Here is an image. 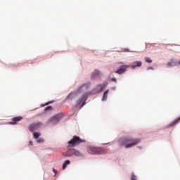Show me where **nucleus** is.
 Returning a JSON list of instances; mask_svg holds the SVG:
<instances>
[{"label": "nucleus", "mask_w": 180, "mask_h": 180, "mask_svg": "<svg viewBox=\"0 0 180 180\" xmlns=\"http://www.w3.org/2000/svg\"><path fill=\"white\" fill-rule=\"evenodd\" d=\"M141 140L139 138L134 139L132 137L128 136L120 139L119 144L121 147H125V148H131L134 146H137Z\"/></svg>", "instance_id": "obj_1"}, {"label": "nucleus", "mask_w": 180, "mask_h": 180, "mask_svg": "<svg viewBox=\"0 0 180 180\" xmlns=\"http://www.w3.org/2000/svg\"><path fill=\"white\" fill-rule=\"evenodd\" d=\"M141 65H143V63H141V61H135L132 63L131 65H122L117 71H115V74H119V75H121V74H124L129 68H136L137 67H141Z\"/></svg>", "instance_id": "obj_2"}, {"label": "nucleus", "mask_w": 180, "mask_h": 180, "mask_svg": "<svg viewBox=\"0 0 180 180\" xmlns=\"http://www.w3.org/2000/svg\"><path fill=\"white\" fill-rule=\"evenodd\" d=\"M68 143L70 147H75V146H78V144H81V143H85V141L81 139L79 136H75Z\"/></svg>", "instance_id": "obj_3"}, {"label": "nucleus", "mask_w": 180, "mask_h": 180, "mask_svg": "<svg viewBox=\"0 0 180 180\" xmlns=\"http://www.w3.org/2000/svg\"><path fill=\"white\" fill-rule=\"evenodd\" d=\"M86 151L89 153V154H102V148H96L94 146H88L86 148Z\"/></svg>", "instance_id": "obj_4"}, {"label": "nucleus", "mask_w": 180, "mask_h": 180, "mask_svg": "<svg viewBox=\"0 0 180 180\" xmlns=\"http://www.w3.org/2000/svg\"><path fill=\"white\" fill-rule=\"evenodd\" d=\"M63 119V114L59 113L56 115L53 116L52 118L49 120V123H52V124H56V123H58Z\"/></svg>", "instance_id": "obj_5"}, {"label": "nucleus", "mask_w": 180, "mask_h": 180, "mask_svg": "<svg viewBox=\"0 0 180 180\" xmlns=\"http://www.w3.org/2000/svg\"><path fill=\"white\" fill-rule=\"evenodd\" d=\"M41 126H43V123L41 122L33 123L29 126V130L33 133V131L37 130V129H39Z\"/></svg>", "instance_id": "obj_6"}, {"label": "nucleus", "mask_w": 180, "mask_h": 180, "mask_svg": "<svg viewBox=\"0 0 180 180\" xmlns=\"http://www.w3.org/2000/svg\"><path fill=\"white\" fill-rule=\"evenodd\" d=\"M75 150L74 148L69 149L66 153H63V157H72L75 155Z\"/></svg>", "instance_id": "obj_7"}, {"label": "nucleus", "mask_w": 180, "mask_h": 180, "mask_svg": "<svg viewBox=\"0 0 180 180\" xmlns=\"http://www.w3.org/2000/svg\"><path fill=\"white\" fill-rule=\"evenodd\" d=\"M105 88H106V85L105 84L98 85L94 89V92H96V93L101 92V91H103V89H105Z\"/></svg>", "instance_id": "obj_8"}, {"label": "nucleus", "mask_w": 180, "mask_h": 180, "mask_svg": "<svg viewBox=\"0 0 180 180\" xmlns=\"http://www.w3.org/2000/svg\"><path fill=\"white\" fill-rule=\"evenodd\" d=\"M23 120V117H15L12 119V122H9V124H16L18 122Z\"/></svg>", "instance_id": "obj_9"}, {"label": "nucleus", "mask_w": 180, "mask_h": 180, "mask_svg": "<svg viewBox=\"0 0 180 180\" xmlns=\"http://www.w3.org/2000/svg\"><path fill=\"white\" fill-rule=\"evenodd\" d=\"M101 75V72L98 70H95L94 72L91 74V78L95 79L96 77H99Z\"/></svg>", "instance_id": "obj_10"}, {"label": "nucleus", "mask_w": 180, "mask_h": 180, "mask_svg": "<svg viewBox=\"0 0 180 180\" xmlns=\"http://www.w3.org/2000/svg\"><path fill=\"white\" fill-rule=\"evenodd\" d=\"M88 94H84L83 95V96L80 98V100L78 101L79 105H81V103H82V102H85V101H86V98H88Z\"/></svg>", "instance_id": "obj_11"}, {"label": "nucleus", "mask_w": 180, "mask_h": 180, "mask_svg": "<svg viewBox=\"0 0 180 180\" xmlns=\"http://www.w3.org/2000/svg\"><path fill=\"white\" fill-rule=\"evenodd\" d=\"M75 155L76 157H84V153H82L79 150L75 149Z\"/></svg>", "instance_id": "obj_12"}, {"label": "nucleus", "mask_w": 180, "mask_h": 180, "mask_svg": "<svg viewBox=\"0 0 180 180\" xmlns=\"http://www.w3.org/2000/svg\"><path fill=\"white\" fill-rule=\"evenodd\" d=\"M180 120V117L176 120H174V122H172L170 124H169V127H172L174 126H175V124H176V123H178V122H179Z\"/></svg>", "instance_id": "obj_13"}, {"label": "nucleus", "mask_w": 180, "mask_h": 180, "mask_svg": "<svg viewBox=\"0 0 180 180\" xmlns=\"http://www.w3.org/2000/svg\"><path fill=\"white\" fill-rule=\"evenodd\" d=\"M109 94V90H106L104 94H103V98H102V101H105L108 99V94Z\"/></svg>", "instance_id": "obj_14"}, {"label": "nucleus", "mask_w": 180, "mask_h": 180, "mask_svg": "<svg viewBox=\"0 0 180 180\" xmlns=\"http://www.w3.org/2000/svg\"><path fill=\"white\" fill-rule=\"evenodd\" d=\"M69 164H71V162L70 160H65V162L63 165V169H65L67 168V166L69 165Z\"/></svg>", "instance_id": "obj_15"}, {"label": "nucleus", "mask_w": 180, "mask_h": 180, "mask_svg": "<svg viewBox=\"0 0 180 180\" xmlns=\"http://www.w3.org/2000/svg\"><path fill=\"white\" fill-rule=\"evenodd\" d=\"M34 138H35L36 139H39V137H40V133L39 132H35L34 133Z\"/></svg>", "instance_id": "obj_16"}, {"label": "nucleus", "mask_w": 180, "mask_h": 180, "mask_svg": "<svg viewBox=\"0 0 180 180\" xmlns=\"http://www.w3.org/2000/svg\"><path fill=\"white\" fill-rule=\"evenodd\" d=\"M145 61L146 62V63H153V60H151L150 58H148V57H146L145 58Z\"/></svg>", "instance_id": "obj_17"}, {"label": "nucleus", "mask_w": 180, "mask_h": 180, "mask_svg": "<svg viewBox=\"0 0 180 180\" xmlns=\"http://www.w3.org/2000/svg\"><path fill=\"white\" fill-rule=\"evenodd\" d=\"M131 180H137V177L136 176V175H134V173L131 174Z\"/></svg>", "instance_id": "obj_18"}, {"label": "nucleus", "mask_w": 180, "mask_h": 180, "mask_svg": "<svg viewBox=\"0 0 180 180\" xmlns=\"http://www.w3.org/2000/svg\"><path fill=\"white\" fill-rule=\"evenodd\" d=\"M37 141V143H44V139H39Z\"/></svg>", "instance_id": "obj_19"}, {"label": "nucleus", "mask_w": 180, "mask_h": 180, "mask_svg": "<svg viewBox=\"0 0 180 180\" xmlns=\"http://www.w3.org/2000/svg\"><path fill=\"white\" fill-rule=\"evenodd\" d=\"M51 109H53V107L51 106H48L45 108V110L47 111V110H51Z\"/></svg>", "instance_id": "obj_20"}, {"label": "nucleus", "mask_w": 180, "mask_h": 180, "mask_svg": "<svg viewBox=\"0 0 180 180\" xmlns=\"http://www.w3.org/2000/svg\"><path fill=\"white\" fill-rule=\"evenodd\" d=\"M167 67H172V63L168 62L167 63Z\"/></svg>", "instance_id": "obj_21"}, {"label": "nucleus", "mask_w": 180, "mask_h": 180, "mask_svg": "<svg viewBox=\"0 0 180 180\" xmlns=\"http://www.w3.org/2000/svg\"><path fill=\"white\" fill-rule=\"evenodd\" d=\"M53 172L55 173V175H57V169H53Z\"/></svg>", "instance_id": "obj_22"}, {"label": "nucleus", "mask_w": 180, "mask_h": 180, "mask_svg": "<svg viewBox=\"0 0 180 180\" xmlns=\"http://www.w3.org/2000/svg\"><path fill=\"white\" fill-rule=\"evenodd\" d=\"M73 95H74L73 94H70L68 96V98H71V96H72Z\"/></svg>", "instance_id": "obj_23"}, {"label": "nucleus", "mask_w": 180, "mask_h": 180, "mask_svg": "<svg viewBox=\"0 0 180 180\" xmlns=\"http://www.w3.org/2000/svg\"><path fill=\"white\" fill-rule=\"evenodd\" d=\"M29 146H33V142L32 141H29Z\"/></svg>", "instance_id": "obj_24"}, {"label": "nucleus", "mask_w": 180, "mask_h": 180, "mask_svg": "<svg viewBox=\"0 0 180 180\" xmlns=\"http://www.w3.org/2000/svg\"><path fill=\"white\" fill-rule=\"evenodd\" d=\"M147 70H154V68H153L151 67H148V68H147Z\"/></svg>", "instance_id": "obj_25"}, {"label": "nucleus", "mask_w": 180, "mask_h": 180, "mask_svg": "<svg viewBox=\"0 0 180 180\" xmlns=\"http://www.w3.org/2000/svg\"><path fill=\"white\" fill-rule=\"evenodd\" d=\"M112 81H113L114 82H116L117 79H116V78H112Z\"/></svg>", "instance_id": "obj_26"}, {"label": "nucleus", "mask_w": 180, "mask_h": 180, "mask_svg": "<svg viewBox=\"0 0 180 180\" xmlns=\"http://www.w3.org/2000/svg\"><path fill=\"white\" fill-rule=\"evenodd\" d=\"M120 64H123V62L120 63Z\"/></svg>", "instance_id": "obj_27"}, {"label": "nucleus", "mask_w": 180, "mask_h": 180, "mask_svg": "<svg viewBox=\"0 0 180 180\" xmlns=\"http://www.w3.org/2000/svg\"><path fill=\"white\" fill-rule=\"evenodd\" d=\"M179 65H180V61L179 62Z\"/></svg>", "instance_id": "obj_28"}]
</instances>
